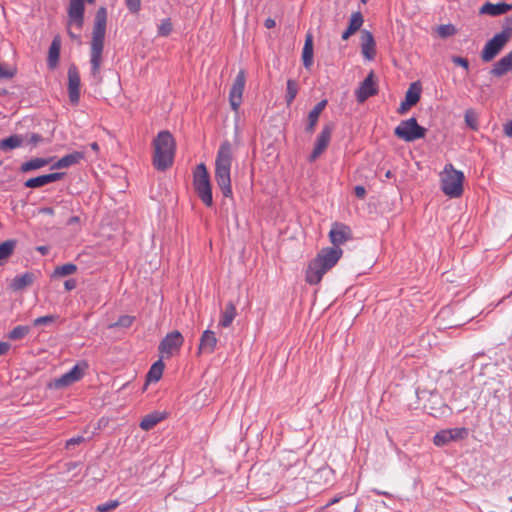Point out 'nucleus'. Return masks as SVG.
Returning <instances> with one entry per match:
<instances>
[{"label":"nucleus","mask_w":512,"mask_h":512,"mask_svg":"<svg viewBox=\"0 0 512 512\" xmlns=\"http://www.w3.org/2000/svg\"><path fill=\"white\" fill-rule=\"evenodd\" d=\"M14 245L15 243L10 240L0 244V262L7 259L13 253Z\"/></svg>","instance_id":"nucleus-39"},{"label":"nucleus","mask_w":512,"mask_h":512,"mask_svg":"<svg viewBox=\"0 0 512 512\" xmlns=\"http://www.w3.org/2000/svg\"><path fill=\"white\" fill-rule=\"evenodd\" d=\"M77 220H78V218H77V217H73V218L71 219V221H73V222H76Z\"/></svg>","instance_id":"nucleus-59"},{"label":"nucleus","mask_w":512,"mask_h":512,"mask_svg":"<svg viewBox=\"0 0 512 512\" xmlns=\"http://www.w3.org/2000/svg\"><path fill=\"white\" fill-rule=\"evenodd\" d=\"M77 270V266L73 263H66L61 266H57L53 272L54 277H65L72 275Z\"/></svg>","instance_id":"nucleus-34"},{"label":"nucleus","mask_w":512,"mask_h":512,"mask_svg":"<svg viewBox=\"0 0 512 512\" xmlns=\"http://www.w3.org/2000/svg\"><path fill=\"white\" fill-rule=\"evenodd\" d=\"M29 327L28 326H16L8 333V338L10 340H20L24 338L29 333Z\"/></svg>","instance_id":"nucleus-37"},{"label":"nucleus","mask_w":512,"mask_h":512,"mask_svg":"<svg viewBox=\"0 0 512 512\" xmlns=\"http://www.w3.org/2000/svg\"><path fill=\"white\" fill-rule=\"evenodd\" d=\"M24 142V137L21 135H11L0 141V150H11L20 147Z\"/></svg>","instance_id":"nucleus-32"},{"label":"nucleus","mask_w":512,"mask_h":512,"mask_svg":"<svg viewBox=\"0 0 512 512\" xmlns=\"http://www.w3.org/2000/svg\"><path fill=\"white\" fill-rule=\"evenodd\" d=\"M276 25V22L274 19L272 18H267L264 22V26L267 28V29H271L273 27H275Z\"/></svg>","instance_id":"nucleus-55"},{"label":"nucleus","mask_w":512,"mask_h":512,"mask_svg":"<svg viewBox=\"0 0 512 512\" xmlns=\"http://www.w3.org/2000/svg\"><path fill=\"white\" fill-rule=\"evenodd\" d=\"M354 192L358 198H364V196L366 194V190L363 186H356L354 188Z\"/></svg>","instance_id":"nucleus-52"},{"label":"nucleus","mask_w":512,"mask_h":512,"mask_svg":"<svg viewBox=\"0 0 512 512\" xmlns=\"http://www.w3.org/2000/svg\"><path fill=\"white\" fill-rule=\"evenodd\" d=\"M336 502H337V499H332V501L329 504H333V503H336Z\"/></svg>","instance_id":"nucleus-60"},{"label":"nucleus","mask_w":512,"mask_h":512,"mask_svg":"<svg viewBox=\"0 0 512 512\" xmlns=\"http://www.w3.org/2000/svg\"><path fill=\"white\" fill-rule=\"evenodd\" d=\"M464 174L448 164L441 177V188L445 195L451 198L460 197L463 193Z\"/></svg>","instance_id":"nucleus-6"},{"label":"nucleus","mask_w":512,"mask_h":512,"mask_svg":"<svg viewBox=\"0 0 512 512\" xmlns=\"http://www.w3.org/2000/svg\"><path fill=\"white\" fill-rule=\"evenodd\" d=\"M361 51L367 60H373L376 55V44L372 33L368 30L361 31Z\"/></svg>","instance_id":"nucleus-18"},{"label":"nucleus","mask_w":512,"mask_h":512,"mask_svg":"<svg viewBox=\"0 0 512 512\" xmlns=\"http://www.w3.org/2000/svg\"><path fill=\"white\" fill-rule=\"evenodd\" d=\"M466 125L472 130H478V117L473 109H467L464 115Z\"/></svg>","instance_id":"nucleus-36"},{"label":"nucleus","mask_w":512,"mask_h":512,"mask_svg":"<svg viewBox=\"0 0 512 512\" xmlns=\"http://www.w3.org/2000/svg\"><path fill=\"white\" fill-rule=\"evenodd\" d=\"M245 83H246L245 71L240 70L233 82V85H232V87L230 89V93H229L230 106H231L232 110L235 112L238 111V109L242 103V96H243V91L245 88Z\"/></svg>","instance_id":"nucleus-12"},{"label":"nucleus","mask_w":512,"mask_h":512,"mask_svg":"<svg viewBox=\"0 0 512 512\" xmlns=\"http://www.w3.org/2000/svg\"><path fill=\"white\" fill-rule=\"evenodd\" d=\"M343 254L340 247H326L319 251L316 258L313 259L306 272V281L315 285L318 284L324 274L336 265Z\"/></svg>","instance_id":"nucleus-2"},{"label":"nucleus","mask_w":512,"mask_h":512,"mask_svg":"<svg viewBox=\"0 0 512 512\" xmlns=\"http://www.w3.org/2000/svg\"><path fill=\"white\" fill-rule=\"evenodd\" d=\"M217 342L215 333L211 330H205L200 337L198 354H212L215 351Z\"/></svg>","instance_id":"nucleus-19"},{"label":"nucleus","mask_w":512,"mask_h":512,"mask_svg":"<svg viewBox=\"0 0 512 512\" xmlns=\"http://www.w3.org/2000/svg\"><path fill=\"white\" fill-rule=\"evenodd\" d=\"M302 60L305 68H310L313 63V38L311 34H308L305 39Z\"/></svg>","instance_id":"nucleus-28"},{"label":"nucleus","mask_w":512,"mask_h":512,"mask_svg":"<svg viewBox=\"0 0 512 512\" xmlns=\"http://www.w3.org/2000/svg\"><path fill=\"white\" fill-rule=\"evenodd\" d=\"M68 92L70 101L74 104L78 103L80 98V75L75 65L68 69Z\"/></svg>","instance_id":"nucleus-16"},{"label":"nucleus","mask_w":512,"mask_h":512,"mask_svg":"<svg viewBox=\"0 0 512 512\" xmlns=\"http://www.w3.org/2000/svg\"><path fill=\"white\" fill-rule=\"evenodd\" d=\"M107 10L100 7L95 15L90 48L91 75L96 83L102 81L100 68L102 63V52L106 34Z\"/></svg>","instance_id":"nucleus-1"},{"label":"nucleus","mask_w":512,"mask_h":512,"mask_svg":"<svg viewBox=\"0 0 512 512\" xmlns=\"http://www.w3.org/2000/svg\"><path fill=\"white\" fill-rule=\"evenodd\" d=\"M34 276L32 273H24L22 275L16 276L11 283V287L13 290H22L33 283Z\"/></svg>","instance_id":"nucleus-29"},{"label":"nucleus","mask_w":512,"mask_h":512,"mask_svg":"<svg viewBox=\"0 0 512 512\" xmlns=\"http://www.w3.org/2000/svg\"><path fill=\"white\" fill-rule=\"evenodd\" d=\"M327 105V100H322L315 105V107L310 111L307 119V125L305 131L308 133H313L318 122L319 116Z\"/></svg>","instance_id":"nucleus-23"},{"label":"nucleus","mask_w":512,"mask_h":512,"mask_svg":"<svg viewBox=\"0 0 512 512\" xmlns=\"http://www.w3.org/2000/svg\"><path fill=\"white\" fill-rule=\"evenodd\" d=\"M504 133L508 137H512V120L504 124Z\"/></svg>","instance_id":"nucleus-53"},{"label":"nucleus","mask_w":512,"mask_h":512,"mask_svg":"<svg viewBox=\"0 0 512 512\" xmlns=\"http://www.w3.org/2000/svg\"><path fill=\"white\" fill-rule=\"evenodd\" d=\"M368 0H361L363 4H366Z\"/></svg>","instance_id":"nucleus-61"},{"label":"nucleus","mask_w":512,"mask_h":512,"mask_svg":"<svg viewBox=\"0 0 512 512\" xmlns=\"http://www.w3.org/2000/svg\"><path fill=\"white\" fill-rule=\"evenodd\" d=\"M15 72L13 70L6 69L0 64V78L10 79L14 76Z\"/></svg>","instance_id":"nucleus-48"},{"label":"nucleus","mask_w":512,"mask_h":512,"mask_svg":"<svg viewBox=\"0 0 512 512\" xmlns=\"http://www.w3.org/2000/svg\"><path fill=\"white\" fill-rule=\"evenodd\" d=\"M512 70V50L504 57L499 59L490 71V74L495 77H501Z\"/></svg>","instance_id":"nucleus-22"},{"label":"nucleus","mask_w":512,"mask_h":512,"mask_svg":"<svg viewBox=\"0 0 512 512\" xmlns=\"http://www.w3.org/2000/svg\"><path fill=\"white\" fill-rule=\"evenodd\" d=\"M10 347L11 345L8 342H0V356L6 354Z\"/></svg>","instance_id":"nucleus-54"},{"label":"nucleus","mask_w":512,"mask_h":512,"mask_svg":"<svg viewBox=\"0 0 512 512\" xmlns=\"http://www.w3.org/2000/svg\"><path fill=\"white\" fill-rule=\"evenodd\" d=\"M172 31V23L170 19H165L158 27V34L161 36H168Z\"/></svg>","instance_id":"nucleus-43"},{"label":"nucleus","mask_w":512,"mask_h":512,"mask_svg":"<svg viewBox=\"0 0 512 512\" xmlns=\"http://www.w3.org/2000/svg\"><path fill=\"white\" fill-rule=\"evenodd\" d=\"M164 363L162 361V358L156 361L149 369L147 373V381L148 382H157L161 379L163 370H164Z\"/></svg>","instance_id":"nucleus-33"},{"label":"nucleus","mask_w":512,"mask_h":512,"mask_svg":"<svg viewBox=\"0 0 512 512\" xmlns=\"http://www.w3.org/2000/svg\"><path fill=\"white\" fill-rule=\"evenodd\" d=\"M134 320H135V317H133V316L122 315L119 317L117 322L110 324L109 328H115V327L128 328L133 324Z\"/></svg>","instance_id":"nucleus-40"},{"label":"nucleus","mask_w":512,"mask_h":512,"mask_svg":"<svg viewBox=\"0 0 512 512\" xmlns=\"http://www.w3.org/2000/svg\"><path fill=\"white\" fill-rule=\"evenodd\" d=\"M452 62L455 65L463 67L465 70L469 69V62L466 58L460 57V56H453Z\"/></svg>","instance_id":"nucleus-47"},{"label":"nucleus","mask_w":512,"mask_h":512,"mask_svg":"<svg viewBox=\"0 0 512 512\" xmlns=\"http://www.w3.org/2000/svg\"><path fill=\"white\" fill-rule=\"evenodd\" d=\"M38 250L42 253V254H45L47 252V247H39Z\"/></svg>","instance_id":"nucleus-58"},{"label":"nucleus","mask_w":512,"mask_h":512,"mask_svg":"<svg viewBox=\"0 0 512 512\" xmlns=\"http://www.w3.org/2000/svg\"><path fill=\"white\" fill-rule=\"evenodd\" d=\"M232 161V145L229 141H224L220 145L215 159V181L224 197H232L230 177Z\"/></svg>","instance_id":"nucleus-3"},{"label":"nucleus","mask_w":512,"mask_h":512,"mask_svg":"<svg viewBox=\"0 0 512 512\" xmlns=\"http://www.w3.org/2000/svg\"><path fill=\"white\" fill-rule=\"evenodd\" d=\"M49 163H50L49 159L33 158L29 161L22 163L20 166V171L26 173V172H29L32 170L40 169V168L48 165Z\"/></svg>","instance_id":"nucleus-31"},{"label":"nucleus","mask_w":512,"mask_h":512,"mask_svg":"<svg viewBox=\"0 0 512 512\" xmlns=\"http://www.w3.org/2000/svg\"><path fill=\"white\" fill-rule=\"evenodd\" d=\"M83 441H84V437H82V436L73 437L67 441L66 446L69 448L70 446L80 444Z\"/></svg>","instance_id":"nucleus-50"},{"label":"nucleus","mask_w":512,"mask_h":512,"mask_svg":"<svg viewBox=\"0 0 512 512\" xmlns=\"http://www.w3.org/2000/svg\"><path fill=\"white\" fill-rule=\"evenodd\" d=\"M426 132V128L420 126L414 117L401 121L394 130V134L406 142L422 139L425 137Z\"/></svg>","instance_id":"nucleus-8"},{"label":"nucleus","mask_w":512,"mask_h":512,"mask_svg":"<svg viewBox=\"0 0 512 512\" xmlns=\"http://www.w3.org/2000/svg\"><path fill=\"white\" fill-rule=\"evenodd\" d=\"M63 175L64 174L60 172L40 175L38 177L28 179L24 183V186L27 188H39L62 179Z\"/></svg>","instance_id":"nucleus-20"},{"label":"nucleus","mask_w":512,"mask_h":512,"mask_svg":"<svg viewBox=\"0 0 512 512\" xmlns=\"http://www.w3.org/2000/svg\"><path fill=\"white\" fill-rule=\"evenodd\" d=\"M184 343V337L179 331L168 333L159 343L158 351L161 358H170L177 354Z\"/></svg>","instance_id":"nucleus-10"},{"label":"nucleus","mask_w":512,"mask_h":512,"mask_svg":"<svg viewBox=\"0 0 512 512\" xmlns=\"http://www.w3.org/2000/svg\"><path fill=\"white\" fill-rule=\"evenodd\" d=\"M119 505V502L116 500L108 501L106 503H103L97 507L98 512H110L114 509H116Z\"/></svg>","instance_id":"nucleus-45"},{"label":"nucleus","mask_w":512,"mask_h":512,"mask_svg":"<svg viewBox=\"0 0 512 512\" xmlns=\"http://www.w3.org/2000/svg\"><path fill=\"white\" fill-rule=\"evenodd\" d=\"M60 49H61V40H60L59 36H56L52 40L51 45L49 47L48 58H47V65L49 68L54 69L57 66L59 56H60Z\"/></svg>","instance_id":"nucleus-25"},{"label":"nucleus","mask_w":512,"mask_h":512,"mask_svg":"<svg viewBox=\"0 0 512 512\" xmlns=\"http://www.w3.org/2000/svg\"><path fill=\"white\" fill-rule=\"evenodd\" d=\"M421 89L416 83L410 85L406 91L405 100L401 102L397 112L401 115L405 114L412 106L416 105L420 100Z\"/></svg>","instance_id":"nucleus-17"},{"label":"nucleus","mask_w":512,"mask_h":512,"mask_svg":"<svg viewBox=\"0 0 512 512\" xmlns=\"http://www.w3.org/2000/svg\"><path fill=\"white\" fill-rule=\"evenodd\" d=\"M512 37V19H506V25L501 32L495 34L484 46L481 59L484 62L492 61L505 47Z\"/></svg>","instance_id":"nucleus-5"},{"label":"nucleus","mask_w":512,"mask_h":512,"mask_svg":"<svg viewBox=\"0 0 512 512\" xmlns=\"http://www.w3.org/2000/svg\"><path fill=\"white\" fill-rule=\"evenodd\" d=\"M42 141H43V138L39 134H32L28 139V143L33 146H36L38 143H40Z\"/></svg>","instance_id":"nucleus-49"},{"label":"nucleus","mask_w":512,"mask_h":512,"mask_svg":"<svg viewBox=\"0 0 512 512\" xmlns=\"http://www.w3.org/2000/svg\"><path fill=\"white\" fill-rule=\"evenodd\" d=\"M165 418H166L165 413L155 411V412H152V413L144 416L143 419L141 420L139 426L142 430L149 431V430L153 429L159 422H161Z\"/></svg>","instance_id":"nucleus-26"},{"label":"nucleus","mask_w":512,"mask_h":512,"mask_svg":"<svg viewBox=\"0 0 512 512\" xmlns=\"http://www.w3.org/2000/svg\"><path fill=\"white\" fill-rule=\"evenodd\" d=\"M363 16L360 12H355L351 15L349 25L342 34V39L347 40L351 35L358 31L363 24Z\"/></svg>","instance_id":"nucleus-27"},{"label":"nucleus","mask_w":512,"mask_h":512,"mask_svg":"<svg viewBox=\"0 0 512 512\" xmlns=\"http://www.w3.org/2000/svg\"><path fill=\"white\" fill-rule=\"evenodd\" d=\"M64 286L67 291H71L76 288L77 282L74 279H68L65 281Z\"/></svg>","instance_id":"nucleus-51"},{"label":"nucleus","mask_w":512,"mask_h":512,"mask_svg":"<svg viewBox=\"0 0 512 512\" xmlns=\"http://www.w3.org/2000/svg\"><path fill=\"white\" fill-rule=\"evenodd\" d=\"M39 213L46 215H54V209L51 207L40 208Z\"/></svg>","instance_id":"nucleus-56"},{"label":"nucleus","mask_w":512,"mask_h":512,"mask_svg":"<svg viewBox=\"0 0 512 512\" xmlns=\"http://www.w3.org/2000/svg\"><path fill=\"white\" fill-rule=\"evenodd\" d=\"M85 5L84 0H70L68 7V34L72 39H78L79 33H74L73 29L81 31L84 24Z\"/></svg>","instance_id":"nucleus-9"},{"label":"nucleus","mask_w":512,"mask_h":512,"mask_svg":"<svg viewBox=\"0 0 512 512\" xmlns=\"http://www.w3.org/2000/svg\"><path fill=\"white\" fill-rule=\"evenodd\" d=\"M84 158V154L82 152L75 151L68 155L63 156L57 162H55L51 168L52 169H62L68 168L72 165L79 163L80 160Z\"/></svg>","instance_id":"nucleus-24"},{"label":"nucleus","mask_w":512,"mask_h":512,"mask_svg":"<svg viewBox=\"0 0 512 512\" xmlns=\"http://www.w3.org/2000/svg\"><path fill=\"white\" fill-rule=\"evenodd\" d=\"M450 442H451V439L448 437L446 430H442V431L438 432L433 438V443L439 447L445 446Z\"/></svg>","instance_id":"nucleus-41"},{"label":"nucleus","mask_w":512,"mask_h":512,"mask_svg":"<svg viewBox=\"0 0 512 512\" xmlns=\"http://www.w3.org/2000/svg\"><path fill=\"white\" fill-rule=\"evenodd\" d=\"M153 165L158 171H165L170 168L174 162L176 143L172 134L167 131H161L153 140Z\"/></svg>","instance_id":"nucleus-4"},{"label":"nucleus","mask_w":512,"mask_h":512,"mask_svg":"<svg viewBox=\"0 0 512 512\" xmlns=\"http://www.w3.org/2000/svg\"><path fill=\"white\" fill-rule=\"evenodd\" d=\"M90 147L92 150H94L95 152H98L99 151V146L97 144V142H93L90 144Z\"/></svg>","instance_id":"nucleus-57"},{"label":"nucleus","mask_w":512,"mask_h":512,"mask_svg":"<svg viewBox=\"0 0 512 512\" xmlns=\"http://www.w3.org/2000/svg\"><path fill=\"white\" fill-rule=\"evenodd\" d=\"M88 3H93L95 0H87Z\"/></svg>","instance_id":"nucleus-62"},{"label":"nucleus","mask_w":512,"mask_h":512,"mask_svg":"<svg viewBox=\"0 0 512 512\" xmlns=\"http://www.w3.org/2000/svg\"><path fill=\"white\" fill-rule=\"evenodd\" d=\"M86 368L87 364L85 362L76 364L68 372L64 373L59 378L54 379L52 384L53 387L56 389H61L79 381L84 376Z\"/></svg>","instance_id":"nucleus-11"},{"label":"nucleus","mask_w":512,"mask_h":512,"mask_svg":"<svg viewBox=\"0 0 512 512\" xmlns=\"http://www.w3.org/2000/svg\"><path fill=\"white\" fill-rule=\"evenodd\" d=\"M333 129L334 125L332 123H328L323 127L316 139L315 146L309 158L310 161H315L326 150L331 140Z\"/></svg>","instance_id":"nucleus-15"},{"label":"nucleus","mask_w":512,"mask_h":512,"mask_svg":"<svg viewBox=\"0 0 512 512\" xmlns=\"http://www.w3.org/2000/svg\"><path fill=\"white\" fill-rule=\"evenodd\" d=\"M353 238L351 228L341 222H335L329 231V240L332 243V247H340L342 244Z\"/></svg>","instance_id":"nucleus-13"},{"label":"nucleus","mask_w":512,"mask_h":512,"mask_svg":"<svg viewBox=\"0 0 512 512\" xmlns=\"http://www.w3.org/2000/svg\"><path fill=\"white\" fill-rule=\"evenodd\" d=\"M378 93L376 77L373 71H370L366 78L360 83L356 90V99L359 103H364L369 97Z\"/></svg>","instance_id":"nucleus-14"},{"label":"nucleus","mask_w":512,"mask_h":512,"mask_svg":"<svg viewBox=\"0 0 512 512\" xmlns=\"http://www.w3.org/2000/svg\"><path fill=\"white\" fill-rule=\"evenodd\" d=\"M126 6L131 13H138L141 7V0H125Z\"/></svg>","instance_id":"nucleus-46"},{"label":"nucleus","mask_w":512,"mask_h":512,"mask_svg":"<svg viewBox=\"0 0 512 512\" xmlns=\"http://www.w3.org/2000/svg\"><path fill=\"white\" fill-rule=\"evenodd\" d=\"M193 186L201 201L208 207L213 205L210 176L204 163L196 166L193 174Z\"/></svg>","instance_id":"nucleus-7"},{"label":"nucleus","mask_w":512,"mask_h":512,"mask_svg":"<svg viewBox=\"0 0 512 512\" xmlns=\"http://www.w3.org/2000/svg\"><path fill=\"white\" fill-rule=\"evenodd\" d=\"M512 9V4H508L505 2L499 3H491L486 2L483 4L479 10L480 14L490 15V16H499L507 13Z\"/></svg>","instance_id":"nucleus-21"},{"label":"nucleus","mask_w":512,"mask_h":512,"mask_svg":"<svg viewBox=\"0 0 512 512\" xmlns=\"http://www.w3.org/2000/svg\"><path fill=\"white\" fill-rule=\"evenodd\" d=\"M236 314L237 312L235 305L232 302H229L226 305L225 310L222 312L219 325L224 328L229 327L236 317Z\"/></svg>","instance_id":"nucleus-30"},{"label":"nucleus","mask_w":512,"mask_h":512,"mask_svg":"<svg viewBox=\"0 0 512 512\" xmlns=\"http://www.w3.org/2000/svg\"><path fill=\"white\" fill-rule=\"evenodd\" d=\"M446 432L451 441L462 440L468 436V430L464 427L446 429Z\"/></svg>","instance_id":"nucleus-38"},{"label":"nucleus","mask_w":512,"mask_h":512,"mask_svg":"<svg viewBox=\"0 0 512 512\" xmlns=\"http://www.w3.org/2000/svg\"><path fill=\"white\" fill-rule=\"evenodd\" d=\"M58 316L56 315H46L36 318L33 321L34 326L48 325L57 320Z\"/></svg>","instance_id":"nucleus-42"},{"label":"nucleus","mask_w":512,"mask_h":512,"mask_svg":"<svg viewBox=\"0 0 512 512\" xmlns=\"http://www.w3.org/2000/svg\"><path fill=\"white\" fill-rule=\"evenodd\" d=\"M456 32V29L453 25L447 24V25H440L438 27V33L441 37H448L451 35H454Z\"/></svg>","instance_id":"nucleus-44"},{"label":"nucleus","mask_w":512,"mask_h":512,"mask_svg":"<svg viewBox=\"0 0 512 512\" xmlns=\"http://www.w3.org/2000/svg\"><path fill=\"white\" fill-rule=\"evenodd\" d=\"M297 93H298L297 82L293 79H289L287 81L286 94H285V101L288 106L294 101Z\"/></svg>","instance_id":"nucleus-35"}]
</instances>
